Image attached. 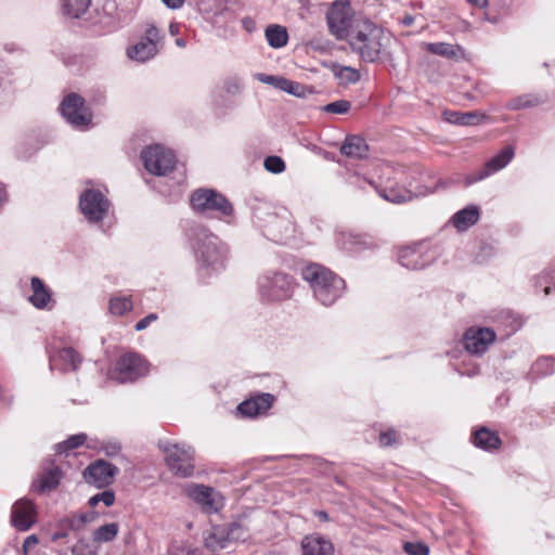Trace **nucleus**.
Returning <instances> with one entry per match:
<instances>
[{"mask_svg":"<svg viewBox=\"0 0 555 555\" xmlns=\"http://www.w3.org/2000/svg\"><path fill=\"white\" fill-rule=\"evenodd\" d=\"M72 555H96V553L87 541L79 540L72 547Z\"/></svg>","mask_w":555,"mask_h":555,"instance_id":"nucleus-45","label":"nucleus"},{"mask_svg":"<svg viewBox=\"0 0 555 555\" xmlns=\"http://www.w3.org/2000/svg\"><path fill=\"white\" fill-rule=\"evenodd\" d=\"M117 473L118 468L116 466L105 461H96L85 469L83 478L86 482L96 488H103L113 482Z\"/></svg>","mask_w":555,"mask_h":555,"instance_id":"nucleus-15","label":"nucleus"},{"mask_svg":"<svg viewBox=\"0 0 555 555\" xmlns=\"http://www.w3.org/2000/svg\"><path fill=\"white\" fill-rule=\"evenodd\" d=\"M145 169L155 176H166L176 165L172 151L156 144L149 146L141 153Z\"/></svg>","mask_w":555,"mask_h":555,"instance_id":"nucleus-9","label":"nucleus"},{"mask_svg":"<svg viewBox=\"0 0 555 555\" xmlns=\"http://www.w3.org/2000/svg\"><path fill=\"white\" fill-rule=\"evenodd\" d=\"M392 40L390 33L365 20L356 24L347 41L362 61L373 63L388 52Z\"/></svg>","mask_w":555,"mask_h":555,"instance_id":"nucleus-1","label":"nucleus"},{"mask_svg":"<svg viewBox=\"0 0 555 555\" xmlns=\"http://www.w3.org/2000/svg\"><path fill=\"white\" fill-rule=\"evenodd\" d=\"M61 112L63 117L76 128L85 129L91 124L92 114L85 105V100L76 93L64 98Z\"/></svg>","mask_w":555,"mask_h":555,"instance_id":"nucleus-10","label":"nucleus"},{"mask_svg":"<svg viewBox=\"0 0 555 555\" xmlns=\"http://www.w3.org/2000/svg\"><path fill=\"white\" fill-rule=\"evenodd\" d=\"M255 78L260 82H263L266 85H270V86H273L274 88H278L281 76H273V75L258 73L255 75Z\"/></svg>","mask_w":555,"mask_h":555,"instance_id":"nucleus-47","label":"nucleus"},{"mask_svg":"<svg viewBox=\"0 0 555 555\" xmlns=\"http://www.w3.org/2000/svg\"><path fill=\"white\" fill-rule=\"evenodd\" d=\"M528 105H529L528 102H522L521 99H518V100L511 102L509 107L513 109H517V108L525 107Z\"/></svg>","mask_w":555,"mask_h":555,"instance_id":"nucleus-56","label":"nucleus"},{"mask_svg":"<svg viewBox=\"0 0 555 555\" xmlns=\"http://www.w3.org/2000/svg\"><path fill=\"white\" fill-rule=\"evenodd\" d=\"M259 293L267 300H283L292 295L293 280L285 273L264 274L258 280Z\"/></svg>","mask_w":555,"mask_h":555,"instance_id":"nucleus-8","label":"nucleus"},{"mask_svg":"<svg viewBox=\"0 0 555 555\" xmlns=\"http://www.w3.org/2000/svg\"><path fill=\"white\" fill-rule=\"evenodd\" d=\"M91 4V0H63L62 10L64 15L70 18L82 16Z\"/></svg>","mask_w":555,"mask_h":555,"instance_id":"nucleus-32","label":"nucleus"},{"mask_svg":"<svg viewBox=\"0 0 555 555\" xmlns=\"http://www.w3.org/2000/svg\"><path fill=\"white\" fill-rule=\"evenodd\" d=\"M266 39L270 47L280 49L287 44L288 34L285 27L272 24L266 29Z\"/></svg>","mask_w":555,"mask_h":555,"instance_id":"nucleus-31","label":"nucleus"},{"mask_svg":"<svg viewBox=\"0 0 555 555\" xmlns=\"http://www.w3.org/2000/svg\"><path fill=\"white\" fill-rule=\"evenodd\" d=\"M157 320V314L155 313H151L149 315H146L145 318H143L142 320H140L134 328L135 331L140 332V331H143L145 330L152 322L156 321Z\"/></svg>","mask_w":555,"mask_h":555,"instance_id":"nucleus-49","label":"nucleus"},{"mask_svg":"<svg viewBox=\"0 0 555 555\" xmlns=\"http://www.w3.org/2000/svg\"><path fill=\"white\" fill-rule=\"evenodd\" d=\"M243 28L247 33H253L256 29V22L253 17L246 16L242 20Z\"/></svg>","mask_w":555,"mask_h":555,"instance_id":"nucleus-54","label":"nucleus"},{"mask_svg":"<svg viewBox=\"0 0 555 555\" xmlns=\"http://www.w3.org/2000/svg\"><path fill=\"white\" fill-rule=\"evenodd\" d=\"M169 31L171 35H175L178 31V26L176 24H170Z\"/></svg>","mask_w":555,"mask_h":555,"instance_id":"nucleus-61","label":"nucleus"},{"mask_svg":"<svg viewBox=\"0 0 555 555\" xmlns=\"http://www.w3.org/2000/svg\"><path fill=\"white\" fill-rule=\"evenodd\" d=\"M79 207L88 221L99 222L106 216L109 203L100 191L87 190L80 195Z\"/></svg>","mask_w":555,"mask_h":555,"instance_id":"nucleus-11","label":"nucleus"},{"mask_svg":"<svg viewBox=\"0 0 555 555\" xmlns=\"http://www.w3.org/2000/svg\"><path fill=\"white\" fill-rule=\"evenodd\" d=\"M193 247L201 267L211 268L214 271L223 267L225 249L219 238L206 229L196 231Z\"/></svg>","mask_w":555,"mask_h":555,"instance_id":"nucleus-3","label":"nucleus"},{"mask_svg":"<svg viewBox=\"0 0 555 555\" xmlns=\"http://www.w3.org/2000/svg\"><path fill=\"white\" fill-rule=\"evenodd\" d=\"M147 372V361L142 356L130 352L118 359L116 367L111 372V378L119 383L133 382Z\"/></svg>","mask_w":555,"mask_h":555,"instance_id":"nucleus-7","label":"nucleus"},{"mask_svg":"<svg viewBox=\"0 0 555 555\" xmlns=\"http://www.w3.org/2000/svg\"><path fill=\"white\" fill-rule=\"evenodd\" d=\"M173 555H201L199 551L195 547H192L190 545H184L177 547L173 552Z\"/></svg>","mask_w":555,"mask_h":555,"instance_id":"nucleus-51","label":"nucleus"},{"mask_svg":"<svg viewBox=\"0 0 555 555\" xmlns=\"http://www.w3.org/2000/svg\"><path fill=\"white\" fill-rule=\"evenodd\" d=\"M495 333L488 327H470L464 335L465 349L472 354H481L495 340Z\"/></svg>","mask_w":555,"mask_h":555,"instance_id":"nucleus-14","label":"nucleus"},{"mask_svg":"<svg viewBox=\"0 0 555 555\" xmlns=\"http://www.w3.org/2000/svg\"><path fill=\"white\" fill-rule=\"evenodd\" d=\"M435 188L420 186L414 188L412 183L409 184V189L401 186H387L379 191L382 197L386 201L395 204H401L413 199L416 196H424L434 190Z\"/></svg>","mask_w":555,"mask_h":555,"instance_id":"nucleus-17","label":"nucleus"},{"mask_svg":"<svg viewBox=\"0 0 555 555\" xmlns=\"http://www.w3.org/2000/svg\"><path fill=\"white\" fill-rule=\"evenodd\" d=\"M205 547L212 554L229 546L227 528L222 526L212 527L207 531L205 538Z\"/></svg>","mask_w":555,"mask_h":555,"instance_id":"nucleus-25","label":"nucleus"},{"mask_svg":"<svg viewBox=\"0 0 555 555\" xmlns=\"http://www.w3.org/2000/svg\"><path fill=\"white\" fill-rule=\"evenodd\" d=\"M480 212L477 206H467L457 211L452 218L451 223L459 231H465L479 220Z\"/></svg>","mask_w":555,"mask_h":555,"instance_id":"nucleus-26","label":"nucleus"},{"mask_svg":"<svg viewBox=\"0 0 555 555\" xmlns=\"http://www.w3.org/2000/svg\"><path fill=\"white\" fill-rule=\"evenodd\" d=\"M479 115L476 113H452L448 120L453 124L468 126L479 122Z\"/></svg>","mask_w":555,"mask_h":555,"instance_id":"nucleus-39","label":"nucleus"},{"mask_svg":"<svg viewBox=\"0 0 555 555\" xmlns=\"http://www.w3.org/2000/svg\"><path fill=\"white\" fill-rule=\"evenodd\" d=\"M340 152L348 157L364 158L367 156L369 145L363 138L350 135L345 139Z\"/></svg>","mask_w":555,"mask_h":555,"instance_id":"nucleus-28","label":"nucleus"},{"mask_svg":"<svg viewBox=\"0 0 555 555\" xmlns=\"http://www.w3.org/2000/svg\"><path fill=\"white\" fill-rule=\"evenodd\" d=\"M544 293H545V295H548L550 294V287H545L544 288Z\"/></svg>","mask_w":555,"mask_h":555,"instance_id":"nucleus-64","label":"nucleus"},{"mask_svg":"<svg viewBox=\"0 0 555 555\" xmlns=\"http://www.w3.org/2000/svg\"><path fill=\"white\" fill-rule=\"evenodd\" d=\"M397 441V434L393 430L380 433L379 443L383 447H389Z\"/></svg>","mask_w":555,"mask_h":555,"instance_id":"nucleus-48","label":"nucleus"},{"mask_svg":"<svg viewBox=\"0 0 555 555\" xmlns=\"http://www.w3.org/2000/svg\"><path fill=\"white\" fill-rule=\"evenodd\" d=\"M59 527L61 529H65L68 531H78L81 530L82 527L79 522V519L77 517V514H74L72 516L65 517L59 521Z\"/></svg>","mask_w":555,"mask_h":555,"instance_id":"nucleus-44","label":"nucleus"},{"mask_svg":"<svg viewBox=\"0 0 555 555\" xmlns=\"http://www.w3.org/2000/svg\"><path fill=\"white\" fill-rule=\"evenodd\" d=\"M473 442L483 450H494L501 446L499 436L487 428H480L474 434Z\"/></svg>","mask_w":555,"mask_h":555,"instance_id":"nucleus-30","label":"nucleus"},{"mask_svg":"<svg viewBox=\"0 0 555 555\" xmlns=\"http://www.w3.org/2000/svg\"><path fill=\"white\" fill-rule=\"evenodd\" d=\"M422 49L448 60L457 61L465 56L464 49L460 44L448 42H423Z\"/></svg>","mask_w":555,"mask_h":555,"instance_id":"nucleus-23","label":"nucleus"},{"mask_svg":"<svg viewBox=\"0 0 555 555\" xmlns=\"http://www.w3.org/2000/svg\"><path fill=\"white\" fill-rule=\"evenodd\" d=\"M404 551L411 555H429V547L423 543H411L404 544Z\"/></svg>","mask_w":555,"mask_h":555,"instance_id":"nucleus-46","label":"nucleus"},{"mask_svg":"<svg viewBox=\"0 0 555 555\" xmlns=\"http://www.w3.org/2000/svg\"><path fill=\"white\" fill-rule=\"evenodd\" d=\"M61 478V469L57 466H51L38 476L31 487L40 493L51 491L59 486Z\"/></svg>","mask_w":555,"mask_h":555,"instance_id":"nucleus-24","label":"nucleus"},{"mask_svg":"<svg viewBox=\"0 0 555 555\" xmlns=\"http://www.w3.org/2000/svg\"><path fill=\"white\" fill-rule=\"evenodd\" d=\"M302 278L311 285L314 297L324 306L333 305L345 289V281L320 264L307 266L302 270Z\"/></svg>","mask_w":555,"mask_h":555,"instance_id":"nucleus-2","label":"nucleus"},{"mask_svg":"<svg viewBox=\"0 0 555 555\" xmlns=\"http://www.w3.org/2000/svg\"><path fill=\"white\" fill-rule=\"evenodd\" d=\"M227 528L229 542L246 541L249 538V528L245 521L231 524Z\"/></svg>","mask_w":555,"mask_h":555,"instance_id":"nucleus-35","label":"nucleus"},{"mask_svg":"<svg viewBox=\"0 0 555 555\" xmlns=\"http://www.w3.org/2000/svg\"><path fill=\"white\" fill-rule=\"evenodd\" d=\"M160 41L162 35L159 30L155 26L150 25L145 29L144 37L134 46L128 48L127 55L131 60L145 62L157 54Z\"/></svg>","mask_w":555,"mask_h":555,"instance_id":"nucleus-12","label":"nucleus"},{"mask_svg":"<svg viewBox=\"0 0 555 555\" xmlns=\"http://www.w3.org/2000/svg\"><path fill=\"white\" fill-rule=\"evenodd\" d=\"M132 309V301L128 297H114L109 301V311L115 315H122Z\"/></svg>","mask_w":555,"mask_h":555,"instance_id":"nucleus-38","label":"nucleus"},{"mask_svg":"<svg viewBox=\"0 0 555 555\" xmlns=\"http://www.w3.org/2000/svg\"><path fill=\"white\" fill-rule=\"evenodd\" d=\"M77 517L79 519L81 527L83 528L87 524L93 522L96 519L98 515L94 512H90L77 514Z\"/></svg>","mask_w":555,"mask_h":555,"instance_id":"nucleus-50","label":"nucleus"},{"mask_svg":"<svg viewBox=\"0 0 555 555\" xmlns=\"http://www.w3.org/2000/svg\"><path fill=\"white\" fill-rule=\"evenodd\" d=\"M33 294L29 296V301L38 309L48 308L52 295L50 289L43 284L39 278L31 279Z\"/></svg>","mask_w":555,"mask_h":555,"instance_id":"nucleus-29","label":"nucleus"},{"mask_svg":"<svg viewBox=\"0 0 555 555\" xmlns=\"http://www.w3.org/2000/svg\"><path fill=\"white\" fill-rule=\"evenodd\" d=\"M469 3L482 8L487 4V0H467Z\"/></svg>","mask_w":555,"mask_h":555,"instance_id":"nucleus-59","label":"nucleus"},{"mask_svg":"<svg viewBox=\"0 0 555 555\" xmlns=\"http://www.w3.org/2000/svg\"><path fill=\"white\" fill-rule=\"evenodd\" d=\"M99 502H103L105 506H112L115 502V494L112 491H103L89 499V505L94 507Z\"/></svg>","mask_w":555,"mask_h":555,"instance_id":"nucleus-42","label":"nucleus"},{"mask_svg":"<svg viewBox=\"0 0 555 555\" xmlns=\"http://www.w3.org/2000/svg\"><path fill=\"white\" fill-rule=\"evenodd\" d=\"M36 508L31 501L21 499L12 507L11 521L20 531H26L36 522Z\"/></svg>","mask_w":555,"mask_h":555,"instance_id":"nucleus-16","label":"nucleus"},{"mask_svg":"<svg viewBox=\"0 0 555 555\" xmlns=\"http://www.w3.org/2000/svg\"><path fill=\"white\" fill-rule=\"evenodd\" d=\"M80 362L79 354L73 348H63L51 359V365L62 371H75Z\"/></svg>","mask_w":555,"mask_h":555,"instance_id":"nucleus-27","label":"nucleus"},{"mask_svg":"<svg viewBox=\"0 0 555 555\" xmlns=\"http://www.w3.org/2000/svg\"><path fill=\"white\" fill-rule=\"evenodd\" d=\"M242 89V83L237 79H232L227 81V91L230 93H236L240 92Z\"/></svg>","mask_w":555,"mask_h":555,"instance_id":"nucleus-53","label":"nucleus"},{"mask_svg":"<svg viewBox=\"0 0 555 555\" xmlns=\"http://www.w3.org/2000/svg\"><path fill=\"white\" fill-rule=\"evenodd\" d=\"M333 73L339 79L340 83L345 85L356 83L361 78L360 73L349 66L334 65Z\"/></svg>","mask_w":555,"mask_h":555,"instance_id":"nucleus-34","label":"nucleus"},{"mask_svg":"<svg viewBox=\"0 0 555 555\" xmlns=\"http://www.w3.org/2000/svg\"><path fill=\"white\" fill-rule=\"evenodd\" d=\"M189 496L206 513H216L222 507V496L211 487L194 485L188 489Z\"/></svg>","mask_w":555,"mask_h":555,"instance_id":"nucleus-13","label":"nucleus"},{"mask_svg":"<svg viewBox=\"0 0 555 555\" xmlns=\"http://www.w3.org/2000/svg\"><path fill=\"white\" fill-rule=\"evenodd\" d=\"M119 532V526L116 522L106 524L93 531L92 538L96 543H106L113 541Z\"/></svg>","mask_w":555,"mask_h":555,"instance_id":"nucleus-33","label":"nucleus"},{"mask_svg":"<svg viewBox=\"0 0 555 555\" xmlns=\"http://www.w3.org/2000/svg\"><path fill=\"white\" fill-rule=\"evenodd\" d=\"M336 241L338 246L348 253H360L374 246L373 240L364 234L339 232Z\"/></svg>","mask_w":555,"mask_h":555,"instance_id":"nucleus-21","label":"nucleus"},{"mask_svg":"<svg viewBox=\"0 0 555 555\" xmlns=\"http://www.w3.org/2000/svg\"><path fill=\"white\" fill-rule=\"evenodd\" d=\"M302 555H334L332 542L319 534L307 535L301 541Z\"/></svg>","mask_w":555,"mask_h":555,"instance_id":"nucleus-22","label":"nucleus"},{"mask_svg":"<svg viewBox=\"0 0 555 555\" xmlns=\"http://www.w3.org/2000/svg\"><path fill=\"white\" fill-rule=\"evenodd\" d=\"M276 89L299 98L306 94V87L304 85L284 77L280 78Z\"/></svg>","mask_w":555,"mask_h":555,"instance_id":"nucleus-36","label":"nucleus"},{"mask_svg":"<svg viewBox=\"0 0 555 555\" xmlns=\"http://www.w3.org/2000/svg\"><path fill=\"white\" fill-rule=\"evenodd\" d=\"M39 540L35 534L28 535L23 543V548L25 553H28L31 548H34L38 544Z\"/></svg>","mask_w":555,"mask_h":555,"instance_id":"nucleus-52","label":"nucleus"},{"mask_svg":"<svg viewBox=\"0 0 555 555\" xmlns=\"http://www.w3.org/2000/svg\"><path fill=\"white\" fill-rule=\"evenodd\" d=\"M353 10L349 0H336L326 13L330 33L338 40L349 39Z\"/></svg>","mask_w":555,"mask_h":555,"instance_id":"nucleus-5","label":"nucleus"},{"mask_svg":"<svg viewBox=\"0 0 555 555\" xmlns=\"http://www.w3.org/2000/svg\"><path fill=\"white\" fill-rule=\"evenodd\" d=\"M351 107L349 101L338 100L324 106V111L332 114H346Z\"/></svg>","mask_w":555,"mask_h":555,"instance_id":"nucleus-43","label":"nucleus"},{"mask_svg":"<svg viewBox=\"0 0 555 555\" xmlns=\"http://www.w3.org/2000/svg\"><path fill=\"white\" fill-rule=\"evenodd\" d=\"M264 168L272 173H281L285 169V163L279 156H268L264 159Z\"/></svg>","mask_w":555,"mask_h":555,"instance_id":"nucleus-41","label":"nucleus"},{"mask_svg":"<svg viewBox=\"0 0 555 555\" xmlns=\"http://www.w3.org/2000/svg\"><path fill=\"white\" fill-rule=\"evenodd\" d=\"M67 535H68V532H67L65 529H61V531L55 532V533L52 535V540H53V541H57V540H60V539L66 538Z\"/></svg>","mask_w":555,"mask_h":555,"instance_id":"nucleus-57","label":"nucleus"},{"mask_svg":"<svg viewBox=\"0 0 555 555\" xmlns=\"http://www.w3.org/2000/svg\"><path fill=\"white\" fill-rule=\"evenodd\" d=\"M176 44H177L178 47H180V48H184V47L186 46V42H185V40H184V39H182V38H178V39L176 40Z\"/></svg>","mask_w":555,"mask_h":555,"instance_id":"nucleus-60","label":"nucleus"},{"mask_svg":"<svg viewBox=\"0 0 555 555\" xmlns=\"http://www.w3.org/2000/svg\"><path fill=\"white\" fill-rule=\"evenodd\" d=\"M164 4L171 9V10H178L183 7L185 0H162Z\"/></svg>","mask_w":555,"mask_h":555,"instance_id":"nucleus-55","label":"nucleus"},{"mask_svg":"<svg viewBox=\"0 0 555 555\" xmlns=\"http://www.w3.org/2000/svg\"><path fill=\"white\" fill-rule=\"evenodd\" d=\"M269 220L266 221V225L270 227L273 232H278L282 236L283 233H287L291 230V223L281 220L278 216L268 212Z\"/></svg>","mask_w":555,"mask_h":555,"instance_id":"nucleus-40","label":"nucleus"},{"mask_svg":"<svg viewBox=\"0 0 555 555\" xmlns=\"http://www.w3.org/2000/svg\"><path fill=\"white\" fill-rule=\"evenodd\" d=\"M515 151L512 146H506L502 151H500L496 155L491 157L486 164L485 167L478 171L475 177H472L467 180V184H472L476 181H480L496 171L505 168L514 158Z\"/></svg>","mask_w":555,"mask_h":555,"instance_id":"nucleus-18","label":"nucleus"},{"mask_svg":"<svg viewBox=\"0 0 555 555\" xmlns=\"http://www.w3.org/2000/svg\"><path fill=\"white\" fill-rule=\"evenodd\" d=\"M433 256L427 255L422 245L404 247L399 253V262L402 267L417 270L427 266Z\"/></svg>","mask_w":555,"mask_h":555,"instance_id":"nucleus-19","label":"nucleus"},{"mask_svg":"<svg viewBox=\"0 0 555 555\" xmlns=\"http://www.w3.org/2000/svg\"><path fill=\"white\" fill-rule=\"evenodd\" d=\"M274 397L270 393H261L245 400L238 404L237 411L248 417H255L264 414L273 404Z\"/></svg>","mask_w":555,"mask_h":555,"instance_id":"nucleus-20","label":"nucleus"},{"mask_svg":"<svg viewBox=\"0 0 555 555\" xmlns=\"http://www.w3.org/2000/svg\"><path fill=\"white\" fill-rule=\"evenodd\" d=\"M264 210H268V208H267V207H264V208H262V207L257 208V209L255 210V215H254V216H255V218H257L258 220L262 221V212H263Z\"/></svg>","mask_w":555,"mask_h":555,"instance_id":"nucleus-58","label":"nucleus"},{"mask_svg":"<svg viewBox=\"0 0 555 555\" xmlns=\"http://www.w3.org/2000/svg\"><path fill=\"white\" fill-rule=\"evenodd\" d=\"M319 517L323 520H326L327 519V514L325 512H319Z\"/></svg>","mask_w":555,"mask_h":555,"instance_id":"nucleus-62","label":"nucleus"},{"mask_svg":"<svg viewBox=\"0 0 555 555\" xmlns=\"http://www.w3.org/2000/svg\"><path fill=\"white\" fill-rule=\"evenodd\" d=\"M87 435L82 433L73 435L67 440L56 444V452L63 453L69 450H74L80 446H83L87 442Z\"/></svg>","mask_w":555,"mask_h":555,"instance_id":"nucleus-37","label":"nucleus"},{"mask_svg":"<svg viewBox=\"0 0 555 555\" xmlns=\"http://www.w3.org/2000/svg\"><path fill=\"white\" fill-rule=\"evenodd\" d=\"M192 208L201 214L216 211L221 216L232 215L231 203L221 194L210 189H198L191 195Z\"/></svg>","mask_w":555,"mask_h":555,"instance_id":"nucleus-6","label":"nucleus"},{"mask_svg":"<svg viewBox=\"0 0 555 555\" xmlns=\"http://www.w3.org/2000/svg\"><path fill=\"white\" fill-rule=\"evenodd\" d=\"M160 448L165 453L168 468L177 477L188 478L194 472V450L185 443L163 442Z\"/></svg>","mask_w":555,"mask_h":555,"instance_id":"nucleus-4","label":"nucleus"},{"mask_svg":"<svg viewBox=\"0 0 555 555\" xmlns=\"http://www.w3.org/2000/svg\"><path fill=\"white\" fill-rule=\"evenodd\" d=\"M4 201V191L0 189V204Z\"/></svg>","mask_w":555,"mask_h":555,"instance_id":"nucleus-63","label":"nucleus"}]
</instances>
